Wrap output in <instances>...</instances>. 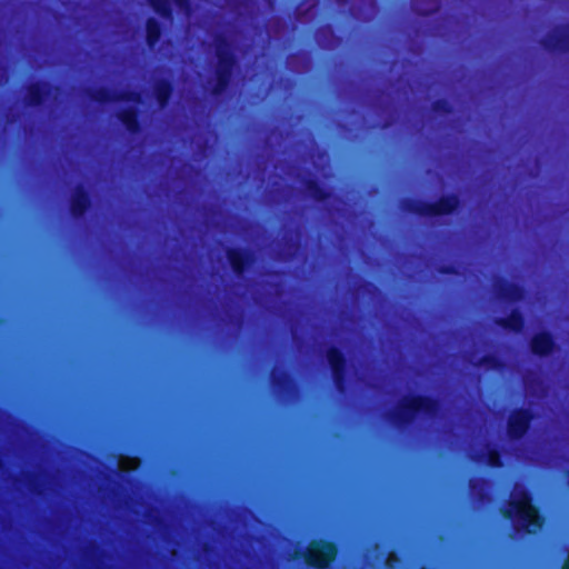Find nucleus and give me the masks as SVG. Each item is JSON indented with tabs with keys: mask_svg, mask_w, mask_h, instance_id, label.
<instances>
[{
	"mask_svg": "<svg viewBox=\"0 0 569 569\" xmlns=\"http://www.w3.org/2000/svg\"><path fill=\"white\" fill-rule=\"evenodd\" d=\"M227 258L231 264L232 270L238 276H241L249 262V257L238 250H228Z\"/></svg>",
	"mask_w": 569,
	"mask_h": 569,
	"instance_id": "obj_11",
	"label": "nucleus"
},
{
	"mask_svg": "<svg viewBox=\"0 0 569 569\" xmlns=\"http://www.w3.org/2000/svg\"><path fill=\"white\" fill-rule=\"evenodd\" d=\"M139 465L140 461L137 458L130 459L126 457H120L117 462L118 468L123 471L134 470L138 468Z\"/></svg>",
	"mask_w": 569,
	"mask_h": 569,
	"instance_id": "obj_17",
	"label": "nucleus"
},
{
	"mask_svg": "<svg viewBox=\"0 0 569 569\" xmlns=\"http://www.w3.org/2000/svg\"><path fill=\"white\" fill-rule=\"evenodd\" d=\"M399 561L400 560L397 558L396 555L390 553L389 557L387 558V567H388V569H393L395 568V563L399 562Z\"/></svg>",
	"mask_w": 569,
	"mask_h": 569,
	"instance_id": "obj_20",
	"label": "nucleus"
},
{
	"mask_svg": "<svg viewBox=\"0 0 569 569\" xmlns=\"http://www.w3.org/2000/svg\"><path fill=\"white\" fill-rule=\"evenodd\" d=\"M319 159H320L322 162H325V163H327V162H328V157H327L326 154L320 156V157H319Z\"/></svg>",
	"mask_w": 569,
	"mask_h": 569,
	"instance_id": "obj_21",
	"label": "nucleus"
},
{
	"mask_svg": "<svg viewBox=\"0 0 569 569\" xmlns=\"http://www.w3.org/2000/svg\"><path fill=\"white\" fill-rule=\"evenodd\" d=\"M553 348V341L548 333L536 335L531 340V350L537 355H548Z\"/></svg>",
	"mask_w": 569,
	"mask_h": 569,
	"instance_id": "obj_9",
	"label": "nucleus"
},
{
	"mask_svg": "<svg viewBox=\"0 0 569 569\" xmlns=\"http://www.w3.org/2000/svg\"><path fill=\"white\" fill-rule=\"evenodd\" d=\"M502 513L512 520L516 532L536 533L543 525V519L532 506L528 491L519 483L515 485Z\"/></svg>",
	"mask_w": 569,
	"mask_h": 569,
	"instance_id": "obj_1",
	"label": "nucleus"
},
{
	"mask_svg": "<svg viewBox=\"0 0 569 569\" xmlns=\"http://www.w3.org/2000/svg\"><path fill=\"white\" fill-rule=\"evenodd\" d=\"M327 359H328L329 365L332 370V377H333L335 385L340 392H343L345 391V381H343V379H345V359H343L341 352L336 348H331L328 350Z\"/></svg>",
	"mask_w": 569,
	"mask_h": 569,
	"instance_id": "obj_5",
	"label": "nucleus"
},
{
	"mask_svg": "<svg viewBox=\"0 0 569 569\" xmlns=\"http://www.w3.org/2000/svg\"><path fill=\"white\" fill-rule=\"evenodd\" d=\"M88 207V197L82 188H77L71 197V212L78 218L81 217Z\"/></svg>",
	"mask_w": 569,
	"mask_h": 569,
	"instance_id": "obj_10",
	"label": "nucleus"
},
{
	"mask_svg": "<svg viewBox=\"0 0 569 569\" xmlns=\"http://www.w3.org/2000/svg\"><path fill=\"white\" fill-rule=\"evenodd\" d=\"M151 4L154 7V10L161 14H166L168 12L169 6L174 2L177 4H181L182 0H150Z\"/></svg>",
	"mask_w": 569,
	"mask_h": 569,
	"instance_id": "obj_18",
	"label": "nucleus"
},
{
	"mask_svg": "<svg viewBox=\"0 0 569 569\" xmlns=\"http://www.w3.org/2000/svg\"><path fill=\"white\" fill-rule=\"evenodd\" d=\"M271 380L273 385L279 386L281 388H287V386L290 382L288 375L284 371L280 370L279 368H274L272 370Z\"/></svg>",
	"mask_w": 569,
	"mask_h": 569,
	"instance_id": "obj_16",
	"label": "nucleus"
},
{
	"mask_svg": "<svg viewBox=\"0 0 569 569\" xmlns=\"http://www.w3.org/2000/svg\"><path fill=\"white\" fill-rule=\"evenodd\" d=\"M458 198L455 196L445 197L436 203H419L412 210L423 216H438L450 213L458 207Z\"/></svg>",
	"mask_w": 569,
	"mask_h": 569,
	"instance_id": "obj_4",
	"label": "nucleus"
},
{
	"mask_svg": "<svg viewBox=\"0 0 569 569\" xmlns=\"http://www.w3.org/2000/svg\"><path fill=\"white\" fill-rule=\"evenodd\" d=\"M127 124L131 128V119H128Z\"/></svg>",
	"mask_w": 569,
	"mask_h": 569,
	"instance_id": "obj_22",
	"label": "nucleus"
},
{
	"mask_svg": "<svg viewBox=\"0 0 569 569\" xmlns=\"http://www.w3.org/2000/svg\"><path fill=\"white\" fill-rule=\"evenodd\" d=\"M471 459L483 462L490 467H501L499 453L490 445H485L480 450H472Z\"/></svg>",
	"mask_w": 569,
	"mask_h": 569,
	"instance_id": "obj_7",
	"label": "nucleus"
},
{
	"mask_svg": "<svg viewBox=\"0 0 569 569\" xmlns=\"http://www.w3.org/2000/svg\"><path fill=\"white\" fill-rule=\"evenodd\" d=\"M497 323L503 328L520 331L522 328V317L518 311H512L509 317L498 320Z\"/></svg>",
	"mask_w": 569,
	"mask_h": 569,
	"instance_id": "obj_14",
	"label": "nucleus"
},
{
	"mask_svg": "<svg viewBox=\"0 0 569 569\" xmlns=\"http://www.w3.org/2000/svg\"><path fill=\"white\" fill-rule=\"evenodd\" d=\"M337 555V548L333 543L320 541H312L302 553L305 561L315 567H327Z\"/></svg>",
	"mask_w": 569,
	"mask_h": 569,
	"instance_id": "obj_3",
	"label": "nucleus"
},
{
	"mask_svg": "<svg viewBox=\"0 0 569 569\" xmlns=\"http://www.w3.org/2000/svg\"><path fill=\"white\" fill-rule=\"evenodd\" d=\"M530 421V415L527 410H520L517 412H513L508 421V435L511 439H519L521 438L528 427Z\"/></svg>",
	"mask_w": 569,
	"mask_h": 569,
	"instance_id": "obj_6",
	"label": "nucleus"
},
{
	"mask_svg": "<svg viewBox=\"0 0 569 569\" xmlns=\"http://www.w3.org/2000/svg\"><path fill=\"white\" fill-rule=\"evenodd\" d=\"M303 191L316 200H325L329 198V193L316 180L306 179L302 182Z\"/></svg>",
	"mask_w": 569,
	"mask_h": 569,
	"instance_id": "obj_12",
	"label": "nucleus"
},
{
	"mask_svg": "<svg viewBox=\"0 0 569 569\" xmlns=\"http://www.w3.org/2000/svg\"><path fill=\"white\" fill-rule=\"evenodd\" d=\"M471 493L477 497L480 501L489 500L488 490L489 483L483 479H471L470 480Z\"/></svg>",
	"mask_w": 569,
	"mask_h": 569,
	"instance_id": "obj_13",
	"label": "nucleus"
},
{
	"mask_svg": "<svg viewBox=\"0 0 569 569\" xmlns=\"http://www.w3.org/2000/svg\"><path fill=\"white\" fill-rule=\"evenodd\" d=\"M219 57H220V68L221 70L219 71V86L218 88H216L214 90L216 91H219L223 84H224V72L229 69V67L231 66V60L229 57H227L226 52L224 51H219Z\"/></svg>",
	"mask_w": 569,
	"mask_h": 569,
	"instance_id": "obj_15",
	"label": "nucleus"
},
{
	"mask_svg": "<svg viewBox=\"0 0 569 569\" xmlns=\"http://www.w3.org/2000/svg\"><path fill=\"white\" fill-rule=\"evenodd\" d=\"M147 38L149 44H153L159 38V27L153 20H150L147 24Z\"/></svg>",
	"mask_w": 569,
	"mask_h": 569,
	"instance_id": "obj_19",
	"label": "nucleus"
},
{
	"mask_svg": "<svg viewBox=\"0 0 569 569\" xmlns=\"http://www.w3.org/2000/svg\"><path fill=\"white\" fill-rule=\"evenodd\" d=\"M439 413V403L429 398L405 397L398 406L388 413V418L393 425L403 426L416 419H436Z\"/></svg>",
	"mask_w": 569,
	"mask_h": 569,
	"instance_id": "obj_2",
	"label": "nucleus"
},
{
	"mask_svg": "<svg viewBox=\"0 0 569 569\" xmlns=\"http://www.w3.org/2000/svg\"><path fill=\"white\" fill-rule=\"evenodd\" d=\"M495 291L498 298L508 301H518L522 298L521 288L515 283L498 281L495 284Z\"/></svg>",
	"mask_w": 569,
	"mask_h": 569,
	"instance_id": "obj_8",
	"label": "nucleus"
}]
</instances>
